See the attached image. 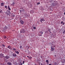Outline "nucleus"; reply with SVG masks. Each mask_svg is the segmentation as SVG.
Instances as JSON below:
<instances>
[{"instance_id": "27", "label": "nucleus", "mask_w": 65, "mask_h": 65, "mask_svg": "<svg viewBox=\"0 0 65 65\" xmlns=\"http://www.w3.org/2000/svg\"><path fill=\"white\" fill-rule=\"evenodd\" d=\"M25 62V61H23V62L22 63L24 64L25 63V62Z\"/></svg>"}, {"instance_id": "4", "label": "nucleus", "mask_w": 65, "mask_h": 65, "mask_svg": "<svg viewBox=\"0 0 65 65\" xmlns=\"http://www.w3.org/2000/svg\"><path fill=\"white\" fill-rule=\"evenodd\" d=\"M4 57V54H2V53H1L0 54V58H2V57Z\"/></svg>"}, {"instance_id": "38", "label": "nucleus", "mask_w": 65, "mask_h": 65, "mask_svg": "<svg viewBox=\"0 0 65 65\" xmlns=\"http://www.w3.org/2000/svg\"><path fill=\"white\" fill-rule=\"evenodd\" d=\"M63 14H64V15H65V12H64Z\"/></svg>"}, {"instance_id": "40", "label": "nucleus", "mask_w": 65, "mask_h": 65, "mask_svg": "<svg viewBox=\"0 0 65 65\" xmlns=\"http://www.w3.org/2000/svg\"><path fill=\"white\" fill-rule=\"evenodd\" d=\"M24 57H26V56L25 55V56H24Z\"/></svg>"}, {"instance_id": "43", "label": "nucleus", "mask_w": 65, "mask_h": 65, "mask_svg": "<svg viewBox=\"0 0 65 65\" xmlns=\"http://www.w3.org/2000/svg\"><path fill=\"white\" fill-rule=\"evenodd\" d=\"M49 31H50V33L51 32V31H50V30Z\"/></svg>"}, {"instance_id": "36", "label": "nucleus", "mask_w": 65, "mask_h": 65, "mask_svg": "<svg viewBox=\"0 0 65 65\" xmlns=\"http://www.w3.org/2000/svg\"><path fill=\"white\" fill-rule=\"evenodd\" d=\"M27 57H28V58H29V56H27Z\"/></svg>"}, {"instance_id": "18", "label": "nucleus", "mask_w": 65, "mask_h": 65, "mask_svg": "<svg viewBox=\"0 0 65 65\" xmlns=\"http://www.w3.org/2000/svg\"><path fill=\"white\" fill-rule=\"evenodd\" d=\"M46 62L47 63H49V62H48V60H46Z\"/></svg>"}, {"instance_id": "25", "label": "nucleus", "mask_w": 65, "mask_h": 65, "mask_svg": "<svg viewBox=\"0 0 65 65\" xmlns=\"http://www.w3.org/2000/svg\"><path fill=\"white\" fill-rule=\"evenodd\" d=\"M23 30L20 31V33H23Z\"/></svg>"}, {"instance_id": "31", "label": "nucleus", "mask_w": 65, "mask_h": 65, "mask_svg": "<svg viewBox=\"0 0 65 65\" xmlns=\"http://www.w3.org/2000/svg\"><path fill=\"white\" fill-rule=\"evenodd\" d=\"M12 17H13V18H14V17H15V15H12Z\"/></svg>"}, {"instance_id": "24", "label": "nucleus", "mask_w": 65, "mask_h": 65, "mask_svg": "<svg viewBox=\"0 0 65 65\" xmlns=\"http://www.w3.org/2000/svg\"><path fill=\"white\" fill-rule=\"evenodd\" d=\"M21 49L22 48V46H20L19 47Z\"/></svg>"}, {"instance_id": "1", "label": "nucleus", "mask_w": 65, "mask_h": 65, "mask_svg": "<svg viewBox=\"0 0 65 65\" xmlns=\"http://www.w3.org/2000/svg\"><path fill=\"white\" fill-rule=\"evenodd\" d=\"M13 50L14 51H15V53L17 54H19V52H18V51H17V49L14 48H13Z\"/></svg>"}, {"instance_id": "7", "label": "nucleus", "mask_w": 65, "mask_h": 65, "mask_svg": "<svg viewBox=\"0 0 65 65\" xmlns=\"http://www.w3.org/2000/svg\"><path fill=\"white\" fill-rule=\"evenodd\" d=\"M40 21L41 22V23H43V22H42V21H45V20L43 19H40Z\"/></svg>"}, {"instance_id": "6", "label": "nucleus", "mask_w": 65, "mask_h": 65, "mask_svg": "<svg viewBox=\"0 0 65 65\" xmlns=\"http://www.w3.org/2000/svg\"><path fill=\"white\" fill-rule=\"evenodd\" d=\"M24 15V17H25V18L28 17V14H27L26 13Z\"/></svg>"}, {"instance_id": "23", "label": "nucleus", "mask_w": 65, "mask_h": 65, "mask_svg": "<svg viewBox=\"0 0 65 65\" xmlns=\"http://www.w3.org/2000/svg\"><path fill=\"white\" fill-rule=\"evenodd\" d=\"M5 7L6 8V9H7V6H5Z\"/></svg>"}, {"instance_id": "13", "label": "nucleus", "mask_w": 65, "mask_h": 65, "mask_svg": "<svg viewBox=\"0 0 65 65\" xmlns=\"http://www.w3.org/2000/svg\"><path fill=\"white\" fill-rule=\"evenodd\" d=\"M8 10H11V9H10V8L9 6H8Z\"/></svg>"}, {"instance_id": "8", "label": "nucleus", "mask_w": 65, "mask_h": 65, "mask_svg": "<svg viewBox=\"0 0 65 65\" xmlns=\"http://www.w3.org/2000/svg\"><path fill=\"white\" fill-rule=\"evenodd\" d=\"M6 14H7L8 15H9L10 14V13L9 12H6Z\"/></svg>"}, {"instance_id": "30", "label": "nucleus", "mask_w": 65, "mask_h": 65, "mask_svg": "<svg viewBox=\"0 0 65 65\" xmlns=\"http://www.w3.org/2000/svg\"><path fill=\"white\" fill-rule=\"evenodd\" d=\"M63 34H65V30L63 31Z\"/></svg>"}, {"instance_id": "14", "label": "nucleus", "mask_w": 65, "mask_h": 65, "mask_svg": "<svg viewBox=\"0 0 65 65\" xmlns=\"http://www.w3.org/2000/svg\"><path fill=\"white\" fill-rule=\"evenodd\" d=\"M11 47L10 46V45H9L7 47V48H8L10 49V50H11Z\"/></svg>"}, {"instance_id": "22", "label": "nucleus", "mask_w": 65, "mask_h": 65, "mask_svg": "<svg viewBox=\"0 0 65 65\" xmlns=\"http://www.w3.org/2000/svg\"><path fill=\"white\" fill-rule=\"evenodd\" d=\"M54 64L55 65H58V64L56 62H55L54 63Z\"/></svg>"}, {"instance_id": "35", "label": "nucleus", "mask_w": 65, "mask_h": 65, "mask_svg": "<svg viewBox=\"0 0 65 65\" xmlns=\"http://www.w3.org/2000/svg\"><path fill=\"white\" fill-rule=\"evenodd\" d=\"M64 23H63V24L62 25H64Z\"/></svg>"}, {"instance_id": "39", "label": "nucleus", "mask_w": 65, "mask_h": 65, "mask_svg": "<svg viewBox=\"0 0 65 65\" xmlns=\"http://www.w3.org/2000/svg\"><path fill=\"white\" fill-rule=\"evenodd\" d=\"M48 65H52V64H48Z\"/></svg>"}, {"instance_id": "9", "label": "nucleus", "mask_w": 65, "mask_h": 65, "mask_svg": "<svg viewBox=\"0 0 65 65\" xmlns=\"http://www.w3.org/2000/svg\"><path fill=\"white\" fill-rule=\"evenodd\" d=\"M4 3H2L1 4V6H4Z\"/></svg>"}, {"instance_id": "3", "label": "nucleus", "mask_w": 65, "mask_h": 65, "mask_svg": "<svg viewBox=\"0 0 65 65\" xmlns=\"http://www.w3.org/2000/svg\"><path fill=\"white\" fill-rule=\"evenodd\" d=\"M54 47H55V46H54L53 47V46H52L51 47V51H52V52H54V50H55V48H54Z\"/></svg>"}, {"instance_id": "11", "label": "nucleus", "mask_w": 65, "mask_h": 65, "mask_svg": "<svg viewBox=\"0 0 65 65\" xmlns=\"http://www.w3.org/2000/svg\"><path fill=\"white\" fill-rule=\"evenodd\" d=\"M9 58H10L9 56H8L7 55H6L5 56V58L6 59H9Z\"/></svg>"}, {"instance_id": "26", "label": "nucleus", "mask_w": 65, "mask_h": 65, "mask_svg": "<svg viewBox=\"0 0 65 65\" xmlns=\"http://www.w3.org/2000/svg\"><path fill=\"white\" fill-rule=\"evenodd\" d=\"M33 29H34V30H35V29H36V27H33Z\"/></svg>"}, {"instance_id": "15", "label": "nucleus", "mask_w": 65, "mask_h": 65, "mask_svg": "<svg viewBox=\"0 0 65 65\" xmlns=\"http://www.w3.org/2000/svg\"><path fill=\"white\" fill-rule=\"evenodd\" d=\"M17 56V55L13 53V57H15Z\"/></svg>"}, {"instance_id": "16", "label": "nucleus", "mask_w": 65, "mask_h": 65, "mask_svg": "<svg viewBox=\"0 0 65 65\" xmlns=\"http://www.w3.org/2000/svg\"><path fill=\"white\" fill-rule=\"evenodd\" d=\"M4 39H6V38H7V37H6V36H4Z\"/></svg>"}, {"instance_id": "28", "label": "nucleus", "mask_w": 65, "mask_h": 65, "mask_svg": "<svg viewBox=\"0 0 65 65\" xmlns=\"http://www.w3.org/2000/svg\"><path fill=\"white\" fill-rule=\"evenodd\" d=\"M62 61H63V62H64V61H65V59H62Z\"/></svg>"}, {"instance_id": "12", "label": "nucleus", "mask_w": 65, "mask_h": 65, "mask_svg": "<svg viewBox=\"0 0 65 65\" xmlns=\"http://www.w3.org/2000/svg\"><path fill=\"white\" fill-rule=\"evenodd\" d=\"M7 65H12V64L10 62H7Z\"/></svg>"}, {"instance_id": "17", "label": "nucleus", "mask_w": 65, "mask_h": 65, "mask_svg": "<svg viewBox=\"0 0 65 65\" xmlns=\"http://www.w3.org/2000/svg\"><path fill=\"white\" fill-rule=\"evenodd\" d=\"M28 58L29 59H32V57L31 56H29Z\"/></svg>"}, {"instance_id": "37", "label": "nucleus", "mask_w": 65, "mask_h": 65, "mask_svg": "<svg viewBox=\"0 0 65 65\" xmlns=\"http://www.w3.org/2000/svg\"><path fill=\"white\" fill-rule=\"evenodd\" d=\"M15 4V3H14V2H13V4Z\"/></svg>"}, {"instance_id": "21", "label": "nucleus", "mask_w": 65, "mask_h": 65, "mask_svg": "<svg viewBox=\"0 0 65 65\" xmlns=\"http://www.w3.org/2000/svg\"><path fill=\"white\" fill-rule=\"evenodd\" d=\"M2 12V10L1 9H0V13Z\"/></svg>"}, {"instance_id": "34", "label": "nucleus", "mask_w": 65, "mask_h": 65, "mask_svg": "<svg viewBox=\"0 0 65 65\" xmlns=\"http://www.w3.org/2000/svg\"><path fill=\"white\" fill-rule=\"evenodd\" d=\"M3 46H4V47H5V45L3 44Z\"/></svg>"}, {"instance_id": "41", "label": "nucleus", "mask_w": 65, "mask_h": 65, "mask_svg": "<svg viewBox=\"0 0 65 65\" xmlns=\"http://www.w3.org/2000/svg\"><path fill=\"white\" fill-rule=\"evenodd\" d=\"M2 65H4V64H2Z\"/></svg>"}, {"instance_id": "2", "label": "nucleus", "mask_w": 65, "mask_h": 65, "mask_svg": "<svg viewBox=\"0 0 65 65\" xmlns=\"http://www.w3.org/2000/svg\"><path fill=\"white\" fill-rule=\"evenodd\" d=\"M43 32L42 31L41 32H39V36H42V34H43Z\"/></svg>"}, {"instance_id": "10", "label": "nucleus", "mask_w": 65, "mask_h": 65, "mask_svg": "<svg viewBox=\"0 0 65 65\" xmlns=\"http://www.w3.org/2000/svg\"><path fill=\"white\" fill-rule=\"evenodd\" d=\"M4 28L5 29H6V30H7V29L8 28V27H7L5 25V27H4Z\"/></svg>"}, {"instance_id": "32", "label": "nucleus", "mask_w": 65, "mask_h": 65, "mask_svg": "<svg viewBox=\"0 0 65 65\" xmlns=\"http://www.w3.org/2000/svg\"><path fill=\"white\" fill-rule=\"evenodd\" d=\"M63 22L62 21L61 22V24H63Z\"/></svg>"}, {"instance_id": "19", "label": "nucleus", "mask_w": 65, "mask_h": 65, "mask_svg": "<svg viewBox=\"0 0 65 65\" xmlns=\"http://www.w3.org/2000/svg\"><path fill=\"white\" fill-rule=\"evenodd\" d=\"M19 65H23L22 63L21 62H20V63L19 64Z\"/></svg>"}, {"instance_id": "33", "label": "nucleus", "mask_w": 65, "mask_h": 65, "mask_svg": "<svg viewBox=\"0 0 65 65\" xmlns=\"http://www.w3.org/2000/svg\"><path fill=\"white\" fill-rule=\"evenodd\" d=\"M13 47H12V48H11V50H13Z\"/></svg>"}, {"instance_id": "45", "label": "nucleus", "mask_w": 65, "mask_h": 65, "mask_svg": "<svg viewBox=\"0 0 65 65\" xmlns=\"http://www.w3.org/2000/svg\"><path fill=\"white\" fill-rule=\"evenodd\" d=\"M41 65H42V63H41Z\"/></svg>"}, {"instance_id": "5", "label": "nucleus", "mask_w": 65, "mask_h": 65, "mask_svg": "<svg viewBox=\"0 0 65 65\" xmlns=\"http://www.w3.org/2000/svg\"><path fill=\"white\" fill-rule=\"evenodd\" d=\"M20 23L22 25H23L24 24V22L23 20H21L20 21Z\"/></svg>"}, {"instance_id": "29", "label": "nucleus", "mask_w": 65, "mask_h": 65, "mask_svg": "<svg viewBox=\"0 0 65 65\" xmlns=\"http://www.w3.org/2000/svg\"><path fill=\"white\" fill-rule=\"evenodd\" d=\"M37 4H38V5H39V4H40V2L38 3Z\"/></svg>"}, {"instance_id": "42", "label": "nucleus", "mask_w": 65, "mask_h": 65, "mask_svg": "<svg viewBox=\"0 0 65 65\" xmlns=\"http://www.w3.org/2000/svg\"><path fill=\"white\" fill-rule=\"evenodd\" d=\"M35 65H37L36 64H35Z\"/></svg>"}, {"instance_id": "20", "label": "nucleus", "mask_w": 65, "mask_h": 65, "mask_svg": "<svg viewBox=\"0 0 65 65\" xmlns=\"http://www.w3.org/2000/svg\"><path fill=\"white\" fill-rule=\"evenodd\" d=\"M22 31H23V33H25V30L24 29H23L22 30Z\"/></svg>"}, {"instance_id": "44", "label": "nucleus", "mask_w": 65, "mask_h": 65, "mask_svg": "<svg viewBox=\"0 0 65 65\" xmlns=\"http://www.w3.org/2000/svg\"><path fill=\"white\" fill-rule=\"evenodd\" d=\"M19 11H21V10H20Z\"/></svg>"}]
</instances>
